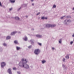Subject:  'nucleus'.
Segmentation results:
<instances>
[{
    "label": "nucleus",
    "mask_w": 74,
    "mask_h": 74,
    "mask_svg": "<svg viewBox=\"0 0 74 74\" xmlns=\"http://www.w3.org/2000/svg\"><path fill=\"white\" fill-rule=\"evenodd\" d=\"M33 43V42H32V43Z\"/></svg>",
    "instance_id": "obj_38"
},
{
    "label": "nucleus",
    "mask_w": 74,
    "mask_h": 74,
    "mask_svg": "<svg viewBox=\"0 0 74 74\" xmlns=\"http://www.w3.org/2000/svg\"><path fill=\"white\" fill-rule=\"evenodd\" d=\"M13 69L14 70H15L16 69V68H15L14 67L13 68Z\"/></svg>",
    "instance_id": "obj_24"
},
{
    "label": "nucleus",
    "mask_w": 74,
    "mask_h": 74,
    "mask_svg": "<svg viewBox=\"0 0 74 74\" xmlns=\"http://www.w3.org/2000/svg\"><path fill=\"white\" fill-rule=\"evenodd\" d=\"M16 48L17 50H19L20 49V48L18 47H16Z\"/></svg>",
    "instance_id": "obj_11"
},
{
    "label": "nucleus",
    "mask_w": 74,
    "mask_h": 74,
    "mask_svg": "<svg viewBox=\"0 0 74 74\" xmlns=\"http://www.w3.org/2000/svg\"><path fill=\"white\" fill-rule=\"evenodd\" d=\"M17 73L18 74H20V72H18Z\"/></svg>",
    "instance_id": "obj_28"
},
{
    "label": "nucleus",
    "mask_w": 74,
    "mask_h": 74,
    "mask_svg": "<svg viewBox=\"0 0 74 74\" xmlns=\"http://www.w3.org/2000/svg\"><path fill=\"white\" fill-rule=\"evenodd\" d=\"M0 6H2V5H1V3H0Z\"/></svg>",
    "instance_id": "obj_32"
},
{
    "label": "nucleus",
    "mask_w": 74,
    "mask_h": 74,
    "mask_svg": "<svg viewBox=\"0 0 74 74\" xmlns=\"http://www.w3.org/2000/svg\"><path fill=\"white\" fill-rule=\"evenodd\" d=\"M65 60V59H64H64H63V61L64 62Z\"/></svg>",
    "instance_id": "obj_26"
},
{
    "label": "nucleus",
    "mask_w": 74,
    "mask_h": 74,
    "mask_svg": "<svg viewBox=\"0 0 74 74\" xmlns=\"http://www.w3.org/2000/svg\"><path fill=\"white\" fill-rule=\"evenodd\" d=\"M6 64H5V63L4 62H3L1 63V67L2 68L4 67Z\"/></svg>",
    "instance_id": "obj_4"
},
{
    "label": "nucleus",
    "mask_w": 74,
    "mask_h": 74,
    "mask_svg": "<svg viewBox=\"0 0 74 74\" xmlns=\"http://www.w3.org/2000/svg\"><path fill=\"white\" fill-rule=\"evenodd\" d=\"M8 72L10 74H12V72H11V69H9L8 70Z\"/></svg>",
    "instance_id": "obj_5"
},
{
    "label": "nucleus",
    "mask_w": 74,
    "mask_h": 74,
    "mask_svg": "<svg viewBox=\"0 0 74 74\" xmlns=\"http://www.w3.org/2000/svg\"><path fill=\"white\" fill-rule=\"evenodd\" d=\"M14 43H15V44H18V42L16 40H15V41H14Z\"/></svg>",
    "instance_id": "obj_10"
},
{
    "label": "nucleus",
    "mask_w": 74,
    "mask_h": 74,
    "mask_svg": "<svg viewBox=\"0 0 74 74\" xmlns=\"http://www.w3.org/2000/svg\"><path fill=\"white\" fill-rule=\"evenodd\" d=\"M22 61H24L25 62V63H23L22 65H20L21 63H19V64L21 66H22L23 67H25L26 68L28 69L29 68L28 65L26 64V63L27 62L26 61V59H25V60H24L23 59H22Z\"/></svg>",
    "instance_id": "obj_1"
},
{
    "label": "nucleus",
    "mask_w": 74,
    "mask_h": 74,
    "mask_svg": "<svg viewBox=\"0 0 74 74\" xmlns=\"http://www.w3.org/2000/svg\"><path fill=\"white\" fill-rule=\"evenodd\" d=\"M27 38L26 37H25V38L24 39L25 40L27 41Z\"/></svg>",
    "instance_id": "obj_16"
},
{
    "label": "nucleus",
    "mask_w": 74,
    "mask_h": 74,
    "mask_svg": "<svg viewBox=\"0 0 74 74\" xmlns=\"http://www.w3.org/2000/svg\"><path fill=\"white\" fill-rule=\"evenodd\" d=\"M38 44L40 45V46H41V44L40 43H38Z\"/></svg>",
    "instance_id": "obj_20"
},
{
    "label": "nucleus",
    "mask_w": 74,
    "mask_h": 74,
    "mask_svg": "<svg viewBox=\"0 0 74 74\" xmlns=\"http://www.w3.org/2000/svg\"><path fill=\"white\" fill-rule=\"evenodd\" d=\"M10 38H11V37H10V36H8L6 38V39H10Z\"/></svg>",
    "instance_id": "obj_13"
},
{
    "label": "nucleus",
    "mask_w": 74,
    "mask_h": 74,
    "mask_svg": "<svg viewBox=\"0 0 74 74\" xmlns=\"http://www.w3.org/2000/svg\"><path fill=\"white\" fill-rule=\"evenodd\" d=\"M34 1V0H31V1Z\"/></svg>",
    "instance_id": "obj_36"
},
{
    "label": "nucleus",
    "mask_w": 74,
    "mask_h": 74,
    "mask_svg": "<svg viewBox=\"0 0 74 74\" xmlns=\"http://www.w3.org/2000/svg\"><path fill=\"white\" fill-rule=\"evenodd\" d=\"M3 46H7V44H6L5 43H3Z\"/></svg>",
    "instance_id": "obj_14"
},
{
    "label": "nucleus",
    "mask_w": 74,
    "mask_h": 74,
    "mask_svg": "<svg viewBox=\"0 0 74 74\" xmlns=\"http://www.w3.org/2000/svg\"><path fill=\"white\" fill-rule=\"evenodd\" d=\"M72 36H73V37H74V34H73V35Z\"/></svg>",
    "instance_id": "obj_34"
},
{
    "label": "nucleus",
    "mask_w": 74,
    "mask_h": 74,
    "mask_svg": "<svg viewBox=\"0 0 74 74\" xmlns=\"http://www.w3.org/2000/svg\"><path fill=\"white\" fill-rule=\"evenodd\" d=\"M41 18L42 19H47V17H42Z\"/></svg>",
    "instance_id": "obj_9"
},
{
    "label": "nucleus",
    "mask_w": 74,
    "mask_h": 74,
    "mask_svg": "<svg viewBox=\"0 0 74 74\" xmlns=\"http://www.w3.org/2000/svg\"><path fill=\"white\" fill-rule=\"evenodd\" d=\"M45 62H46V61L45 60H43L42 61V62L43 64Z\"/></svg>",
    "instance_id": "obj_15"
},
{
    "label": "nucleus",
    "mask_w": 74,
    "mask_h": 74,
    "mask_svg": "<svg viewBox=\"0 0 74 74\" xmlns=\"http://www.w3.org/2000/svg\"><path fill=\"white\" fill-rule=\"evenodd\" d=\"M21 8H20L19 9H18V10H19Z\"/></svg>",
    "instance_id": "obj_33"
},
{
    "label": "nucleus",
    "mask_w": 74,
    "mask_h": 74,
    "mask_svg": "<svg viewBox=\"0 0 74 74\" xmlns=\"http://www.w3.org/2000/svg\"><path fill=\"white\" fill-rule=\"evenodd\" d=\"M40 14V13H37V15H39Z\"/></svg>",
    "instance_id": "obj_27"
},
{
    "label": "nucleus",
    "mask_w": 74,
    "mask_h": 74,
    "mask_svg": "<svg viewBox=\"0 0 74 74\" xmlns=\"http://www.w3.org/2000/svg\"><path fill=\"white\" fill-rule=\"evenodd\" d=\"M56 25H51L50 24H47L46 27H55Z\"/></svg>",
    "instance_id": "obj_2"
},
{
    "label": "nucleus",
    "mask_w": 74,
    "mask_h": 74,
    "mask_svg": "<svg viewBox=\"0 0 74 74\" xmlns=\"http://www.w3.org/2000/svg\"><path fill=\"white\" fill-rule=\"evenodd\" d=\"M61 42H62V39H60L59 41V42L60 43H61Z\"/></svg>",
    "instance_id": "obj_17"
},
{
    "label": "nucleus",
    "mask_w": 74,
    "mask_h": 74,
    "mask_svg": "<svg viewBox=\"0 0 74 74\" xmlns=\"http://www.w3.org/2000/svg\"><path fill=\"white\" fill-rule=\"evenodd\" d=\"M34 5V3H32V5Z\"/></svg>",
    "instance_id": "obj_35"
},
{
    "label": "nucleus",
    "mask_w": 74,
    "mask_h": 74,
    "mask_svg": "<svg viewBox=\"0 0 74 74\" xmlns=\"http://www.w3.org/2000/svg\"><path fill=\"white\" fill-rule=\"evenodd\" d=\"M12 9V8H10V11H11Z\"/></svg>",
    "instance_id": "obj_22"
},
{
    "label": "nucleus",
    "mask_w": 74,
    "mask_h": 74,
    "mask_svg": "<svg viewBox=\"0 0 74 74\" xmlns=\"http://www.w3.org/2000/svg\"><path fill=\"white\" fill-rule=\"evenodd\" d=\"M73 10H74V8H73Z\"/></svg>",
    "instance_id": "obj_37"
},
{
    "label": "nucleus",
    "mask_w": 74,
    "mask_h": 74,
    "mask_svg": "<svg viewBox=\"0 0 74 74\" xmlns=\"http://www.w3.org/2000/svg\"><path fill=\"white\" fill-rule=\"evenodd\" d=\"M32 47V46H30L29 47H28V48L29 49L31 48Z\"/></svg>",
    "instance_id": "obj_21"
},
{
    "label": "nucleus",
    "mask_w": 74,
    "mask_h": 74,
    "mask_svg": "<svg viewBox=\"0 0 74 74\" xmlns=\"http://www.w3.org/2000/svg\"><path fill=\"white\" fill-rule=\"evenodd\" d=\"M73 43V41H72L71 42V44H72Z\"/></svg>",
    "instance_id": "obj_23"
},
{
    "label": "nucleus",
    "mask_w": 74,
    "mask_h": 74,
    "mask_svg": "<svg viewBox=\"0 0 74 74\" xmlns=\"http://www.w3.org/2000/svg\"><path fill=\"white\" fill-rule=\"evenodd\" d=\"M10 1L11 3H14L15 2V0H10Z\"/></svg>",
    "instance_id": "obj_8"
},
{
    "label": "nucleus",
    "mask_w": 74,
    "mask_h": 74,
    "mask_svg": "<svg viewBox=\"0 0 74 74\" xmlns=\"http://www.w3.org/2000/svg\"><path fill=\"white\" fill-rule=\"evenodd\" d=\"M65 17V16H63V17H61V18L62 19H63V18L64 17Z\"/></svg>",
    "instance_id": "obj_25"
},
{
    "label": "nucleus",
    "mask_w": 74,
    "mask_h": 74,
    "mask_svg": "<svg viewBox=\"0 0 74 74\" xmlns=\"http://www.w3.org/2000/svg\"><path fill=\"white\" fill-rule=\"evenodd\" d=\"M15 18L17 20H19V17H15Z\"/></svg>",
    "instance_id": "obj_12"
},
{
    "label": "nucleus",
    "mask_w": 74,
    "mask_h": 74,
    "mask_svg": "<svg viewBox=\"0 0 74 74\" xmlns=\"http://www.w3.org/2000/svg\"><path fill=\"white\" fill-rule=\"evenodd\" d=\"M69 16H67L66 18H69Z\"/></svg>",
    "instance_id": "obj_29"
},
{
    "label": "nucleus",
    "mask_w": 74,
    "mask_h": 74,
    "mask_svg": "<svg viewBox=\"0 0 74 74\" xmlns=\"http://www.w3.org/2000/svg\"><path fill=\"white\" fill-rule=\"evenodd\" d=\"M73 41H74V39Z\"/></svg>",
    "instance_id": "obj_39"
},
{
    "label": "nucleus",
    "mask_w": 74,
    "mask_h": 74,
    "mask_svg": "<svg viewBox=\"0 0 74 74\" xmlns=\"http://www.w3.org/2000/svg\"><path fill=\"white\" fill-rule=\"evenodd\" d=\"M40 52V50L39 49H36L34 51V53L36 55H38Z\"/></svg>",
    "instance_id": "obj_3"
},
{
    "label": "nucleus",
    "mask_w": 74,
    "mask_h": 74,
    "mask_svg": "<svg viewBox=\"0 0 74 74\" xmlns=\"http://www.w3.org/2000/svg\"><path fill=\"white\" fill-rule=\"evenodd\" d=\"M66 21H67V22H69V20H65L64 21L65 22Z\"/></svg>",
    "instance_id": "obj_30"
},
{
    "label": "nucleus",
    "mask_w": 74,
    "mask_h": 74,
    "mask_svg": "<svg viewBox=\"0 0 74 74\" xmlns=\"http://www.w3.org/2000/svg\"><path fill=\"white\" fill-rule=\"evenodd\" d=\"M16 33V32H12L11 34V35H14Z\"/></svg>",
    "instance_id": "obj_6"
},
{
    "label": "nucleus",
    "mask_w": 74,
    "mask_h": 74,
    "mask_svg": "<svg viewBox=\"0 0 74 74\" xmlns=\"http://www.w3.org/2000/svg\"><path fill=\"white\" fill-rule=\"evenodd\" d=\"M52 49H53V50L54 49V48L53 47V48H52Z\"/></svg>",
    "instance_id": "obj_31"
},
{
    "label": "nucleus",
    "mask_w": 74,
    "mask_h": 74,
    "mask_svg": "<svg viewBox=\"0 0 74 74\" xmlns=\"http://www.w3.org/2000/svg\"><path fill=\"white\" fill-rule=\"evenodd\" d=\"M66 58H67V59H68L69 58V56H66Z\"/></svg>",
    "instance_id": "obj_18"
},
{
    "label": "nucleus",
    "mask_w": 74,
    "mask_h": 74,
    "mask_svg": "<svg viewBox=\"0 0 74 74\" xmlns=\"http://www.w3.org/2000/svg\"><path fill=\"white\" fill-rule=\"evenodd\" d=\"M36 36L38 38H41V36L40 35H36Z\"/></svg>",
    "instance_id": "obj_7"
},
{
    "label": "nucleus",
    "mask_w": 74,
    "mask_h": 74,
    "mask_svg": "<svg viewBox=\"0 0 74 74\" xmlns=\"http://www.w3.org/2000/svg\"><path fill=\"white\" fill-rule=\"evenodd\" d=\"M56 5H54L53 6V8H56Z\"/></svg>",
    "instance_id": "obj_19"
}]
</instances>
